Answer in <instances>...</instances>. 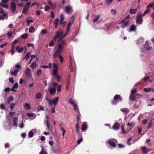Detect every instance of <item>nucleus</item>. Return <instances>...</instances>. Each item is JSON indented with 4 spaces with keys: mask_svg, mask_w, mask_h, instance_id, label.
Masks as SVG:
<instances>
[{
    "mask_svg": "<svg viewBox=\"0 0 154 154\" xmlns=\"http://www.w3.org/2000/svg\"><path fill=\"white\" fill-rule=\"evenodd\" d=\"M154 6V5L153 3H151L147 6V7L148 8H151Z\"/></svg>",
    "mask_w": 154,
    "mask_h": 154,
    "instance_id": "774afa93",
    "label": "nucleus"
},
{
    "mask_svg": "<svg viewBox=\"0 0 154 154\" xmlns=\"http://www.w3.org/2000/svg\"><path fill=\"white\" fill-rule=\"evenodd\" d=\"M0 108L2 110H5L6 109V108L5 105L4 104H1L0 105Z\"/></svg>",
    "mask_w": 154,
    "mask_h": 154,
    "instance_id": "a19ab883",
    "label": "nucleus"
},
{
    "mask_svg": "<svg viewBox=\"0 0 154 154\" xmlns=\"http://www.w3.org/2000/svg\"><path fill=\"white\" fill-rule=\"evenodd\" d=\"M41 147H42V150L40 152L39 154H48V153L46 151H44V147L42 146H41Z\"/></svg>",
    "mask_w": 154,
    "mask_h": 154,
    "instance_id": "4be33fe9",
    "label": "nucleus"
},
{
    "mask_svg": "<svg viewBox=\"0 0 154 154\" xmlns=\"http://www.w3.org/2000/svg\"><path fill=\"white\" fill-rule=\"evenodd\" d=\"M13 100V97L12 96H10L7 99V103L8 104H9Z\"/></svg>",
    "mask_w": 154,
    "mask_h": 154,
    "instance_id": "2f4dec72",
    "label": "nucleus"
},
{
    "mask_svg": "<svg viewBox=\"0 0 154 154\" xmlns=\"http://www.w3.org/2000/svg\"><path fill=\"white\" fill-rule=\"evenodd\" d=\"M18 72H19V70L16 69L13 71L11 72V75H12L14 76H15L17 75V74Z\"/></svg>",
    "mask_w": 154,
    "mask_h": 154,
    "instance_id": "473e14b6",
    "label": "nucleus"
},
{
    "mask_svg": "<svg viewBox=\"0 0 154 154\" xmlns=\"http://www.w3.org/2000/svg\"><path fill=\"white\" fill-rule=\"evenodd\" d=\"M56 92V89L54 88H51L50 90V93L51 94H55Z\"/></svg>",
    "mask_w": 154,
    "mask_h": 154,
    "instance_id": "a878e982",
    "label": "nucleus"
},
{
    "mask_svg": "<svg viewBox=\"0 0 154 154\" xmlns=\"http://www.w3.org/2000/svg\"><path fill=\"white\" fill-rule=\"evenodd\" d=\"M25 74L28 77H32L31 70L28 67L26 68Z\"/></svg>",
    "mask_w": 154,
    "mask_h": 154,
    "instance_id": "6e6552de",
    "label": "nucleus"
},
{
    "mask_svg": "<svg viewBox=\"0 0 154 154\" xmlns=\"http://www.w3.org/2000/svg\"><path fill=\"white\" fill-rule=\"evenodd\" d=\"M35 31V28L34 27L32 26L30 27L29 29V31L30 32L33 33Z\"/></svg>",
    "mask_w": 154,
    "mask_h": 154,
    "instance_id": "ea45409f",
    "label": "nucleus"
},
{
    "mask_svg": "<svg viewBox=\"0 0 154 154\" xmlns=\"http://www.w3.org/2000/svg\"><path fill=\"white\" fill-rule=\"evenodd\" d=\"M124 128H125V125H122V128H121V130L122 131V133L125 134L126 133V132L124 131Z\"/></svg>",
    "mask_w": 154,
    "mask_h": 154,
    "instance_id": "09e8293b",
    "label": "nucleus"
},
{
    "mask_svg": "<svg viewBox=\"0 0 154 154\" xmlns=\"http://www.w3.org/2000/svg\"><path fill=\"white\" fill-rule=\"evenodd\" d=\"M120 110L123 113L126 114L128 113L129 112V110L126 108H122L120 109Z\"/></svg>",
    "mask_w": 154,
    "mask_h": 154,
    "instance_id": "aec40b11",
    "label": "nucleus"
},
{
    "mask_svg": "<svg viewBox=\"0 0 154 154\" xmlns=\"http://www.w3.org/2000/svg\"><path fill=\"white\" fill-rule=\"evenodd\" d=\"M72 105L73 106L74 110L75 111H77L78 112H79V110L76 105L75 103Z\"/></svg>",
    "mask_w": 154,
    "mask_h": 154,
    "instance_id": "79ce46f5",
    "label": "nucleus"
},
{
    "mask_svg": "<svg viewBox=\"0 0 154 154\" xmlns=\"http://www.w3.org/2000/svg\"><path fill=\"white\" fill-rule=\"evenodd\" d=\"M141 148L142 152L144 154L152 150V148H147L145 146H142Z\"/></svg>",
    "mask_w": 154,
    "mask_h": 154,
    "instance_id": "20e7f679",
    "label": "nucleus"
},
{
    "mask_svg": "<svg viewBox=\"0 0 154 154\" xmlns=\"http://www.w3.org/2000/svg\"><path fill=\"white\" fill-rule=\"evenodd\" d=\"M61 130L62 131L63 134L62 135L63 137L64 136V134L66 133V131L65 129H64L63 127H61L60 128Z\"/></svg>",
    "mask_w": 154,
    "mask_h": 154,
    "instance_id": "13d9d810",
    "label": "nucleus"
},
{
    "mask_svg": "<svg viewBox=\"0 0 154 154\" xmlns=\"http://www.w3.org/2000/svg\"><path fill=\"white\" fill-rule=\"evenodd\" d=\"M23 49L24 48L23 47H21L20 48H18V47H17L16 48V50L19 53L21 52L23 50Z\"/></svg>",
    "mask_w": 154,
    "mask_h": 154,
    "instance_id": "58836bf2",
    "label": "nucleus"
},
{
    "mask_svg": "<svg viewBox=\"0 0 154 154\" xmlns=\"http://www.w3.org/2000/svg\"><path fill=\"white\" fill-rule=\"evenodd\" d=\"M58 57L59 58L60 62L61 63H63V57H62V56L59 55L58 56Z\"/></svg>",
    "mask_w": 154,
    "mask_h": 154,
    "instance_id": "603ef678",
    "label": "nucleus"
},
{
    "mask_svg": "<svg viewBox=\"0 0 154 154\" xmlns=\"http://www.w3.org/2000/svg\"><path fill=\"white\" fill-rule=\"evenodd\" d=\"M42 97V94L40 93H37L35 96V98L36 99H40Z\"/></svg>",
    "mask_w": 154,
    "mask_h": 154,
    "instance_id": "c9c22d12",
    "label": "nucleus"
},
{
    "mask_svg": "<svg viewBox=\"0 0 154 154\" xmlns=\"http://www.w3.org/2000/svg\"><path fill=\"white\" fill-rule=\"evenodd\" d=\"M126 20L124 18L123 19L121 22L119 23V24H122L123 23H125V22L126 21Z\"/></svg>",
    "mask_w": 154,
    "mask_h": 154,
    "instance_id": "0e129e2a",
    "label": "nucleus"
},
{
    "mask_svg": "<svg viewBox=\"0 0 154 154\" xmlns=\"http://www.w3.org/2000/svg\"><path fill=\"white\" fill-rule=\"evenodd\" d=\"M58 68L57 65L55 63L53 64V73L54 75H56L57 73Z\"/></svg>",
    "mask_w": 154,
    "mask_h": 154,
    "instance_id": "0eeeda50",
    "label": "nucleus"
},
{
    "mask_svg": "<svg viewBox=\"0 0 154 154\" xmlns=\"http://www.w3.org/2000/svg\"><path fill=\"white\" fill-rule=\"evenodd\" d=\"M61 89V85H59L57 88V91L58 92H60Z\"/></svg>",
    "mask_w": 154,
    "mask_h": 154,
    "instance_id": "4d7b16f0",
    "label": "nucleus"
},
{
    "mask_svg": "<svg viewBox=\"0 0 154 154\" xmlns=\"http://www.w3.org/2000/svg\"><path fill=\"white\" fill-rule=\"evenodd\" d=\"M137 11L136 8L131 9L129 10L130 13L131 14H135Z\"/></svg>",
    "mask_w": 154,
    "mask_h": 154,
    "instance_id": "5701e85b",
    "label": "nucleus"
},
{
    "mask_svg": "<svg viewBox=\"0 0 154 154\" xmlns=\"http://www.w3.org/2000/svg\"><path fill=\"white\" fill-rule=\"evenodd\" d=\"M69 103H70V104H71L72 105L75 104V103H74L72 99V98L70 99L69 100Z\"/></svg>",
    "mask_w": 154,
    "mask_h": 154,
    "instance_id": "6e6d98bb",
    "label": "nucleus"
},
{
    "mask_svg": "<svg viewBox=\"0 0 154 154\" xmlns=\"http://www.w3.org/2000/svg\"><path fill=\"white\" fill-rule=\"evenodd\" d=\"M113 0H106V3L107 5H109L113 2Z\"/></svg>",
    "mask_w": 154,
    "mask_h": 154,
    "instance_id": "3c124183",
    "label": "nucleus"
},
{
    "mask_svg": "<svg viewBox=\"0 0 154 154\" xmlns=\"http://www.w3.org/2000/svg\"><path fill=\"white\" fill-rule=\"evenodd\" d=\"M10 89L9 87H7L5 89V91L6 92H8L10 91Z\"/></svg>",
    "mask_w": 154,
    "mask_h": 154,
    "instance_id": "338daca9",
    "label": "nucleus"
},
{
    "mask_svg": "<svg viewBox=\"0 0 154 154\" xmlns=\"http://www.w3.org/2000/svg\"><path fill=\"white\" fill-rule=\"evenodd\" d=\"M64 16L63 14H62L60 16V24H61L63 22V21L64 20Z\"/></svg>",
    "mask_w": 154,
    "mask_h": 154,
    "instance_id": "c756f323",
    "label": "nucleus"
},
{
    "mask_svg": "<svg viewBox=\"0 0 154 154\" xmlns=\"http://www.w3.org/2000/svg\"><path fill=\"white\" fill-rule=\"evenodd\" d=\"M18 86V83L16 82L13 85V87L14 88H17Z\"/></svg>",
    "mask_w": 154,
    "mask_h": 154,
    "instance_id": "680f3d73",
    "label": "nucleus"
},
{
    "mask_svg": "<svg viewBox=\"0 0 154 154\" xmlns=\"http://www.w3.org/2000/svg\"><path fill=\"white\" fill-rule=\"evenodd\" d=\"M100 16L99 15H97L95 18L93 19L92 20V22L94 23L96 22L100 18Z\"/></svg>",
    "mask_w": 154,
    "mask_h": 154,
    "instance_id": "72a5a7b5",
    "label": "nucleus"
},
{
    "mask_svg": "<svg viewBox=\"0 0 154 154\" xmlns=\"http://www.w3.org/2000/svg\"><path fill=\"white\" fill-rule=\"evenodd\" d=\"M137 91V90L136 89H134V90H132L131 91V94H132V95H133L135 94L136 92Z\"/></svg>",
    "mask_w": 154,
    "mask_h": 154,
    "instance_id": "bf43d9fd",
    "label": "nucleus"
},
{
    "mask_svg": "<svg viewBox=\"0 0 154 154\" xmlns=\"http://www.w3.org/2000/svg\"><path fill=\"white\" fill-rule=\"evenodd\" d=\"M24 107L28 109H30L29 104L28 103H25L24 105Z\"/></svg>",
    "mask_w": 154,
    "mask_h": 154,
    "instance_id": "4c0bfd02",
    "label": "nucleus"
},
{
    "mask_svg": "<svg viewBox=\"0 0 154 154\" xmlns=\"http://www.w3.org/2000/svg\"><path fill=\"white\" fill-rule=\"evenodd\" d=\"M76 128V132L77 133H78L79 129V124L78 122H76L75 126Z\"/></svg>",
    "mask_w": 154,
    "mask_h": 154,
    "instance_id": "7c9ffc66",
    "label": "nucleus"
},
{
    "mask_svg": "<svg viewBox=\"0 0 154 154\" xmlns=\"http://www.w3.org/2000/svg\"><path fill=\"white\" fill-rule=\"evenodd\" d=\"M113 100L118 102L122 101V98L120 95L116 94L114 96Z\"/></svg>",
    "mask_w": 154,
    "mask_h": 154,
    "instance_id": "1a4fd4ad",
    "label": "nucleus"
},
{
    "mask_svg": "<svg viewBox=\"0 0 154 154\" xmlns=\"http://www.w3.org/2000/svg\"><path fill=\"white\" fill-rule=\"evenodd\" d=\"M69 63L70 64L69 67L71 72H74L75 71V64L74 61H73L71 57L69 58Z\"/></svg>",
    "mask_w": 154,
    "mask_h": 154,
    "instance_id": "f257e3e1",
    "label": "nucleus"
},
{
    "mask_svg": "<svg viewBox=\"0 0 154 154\" xmlns=\"http://www.w3.org/2000/svg\"><path fill=\"white\" fill-rule=\"evenodd\" d=\"M37 64L35 62H32L30 65V67L32 69H34L37 66Z\"/></svg>",
    "mask_w": 154,
    "mask_h": 154,
    "instance_id": "bb28decb",
    "label": "nucleus"
},
{
    "mask_svg": "<svg viewBox=\"0 0 154 154\" xmlns=\"http://www.w3.org/2000/svg\"><path fill=\"white\" fill-rule=\"evenodd\" d=\"M63 32L61 30L59 31L58 32H57L56 35L57 37H58L61 38V40L63 38L62 37L63 36L62 35Z\"/></svg>",
    "mask_w": 154,
    "mask_h": 154,
    "instance_id": "2eb2a0df",
    "label": "nucleus"
},
{
    "mask_svg": "<svg viewBox=\"0 0 154 154\" xmlns=\"http://www.w3.org/2000/svg\"><path fill=\"white\" fill-rule=\"evenodd\" d=\"M116 140H111L109 141L108 143L109 144L110 146L113 147H115L116 146Z\"/></svg>",
    "mask_w": 154,
    "mask_h": 154,
    "instance_id": "9b49d317",
    "label": "nucleus"
},
{
    "mask_svg": "<svg viewBox=\"0 0 154 154\" xmlns=\"http://www.w3.org/2000/svg\"><path fill=\"white\" fill-rule=\"evenodd\" d=\"M42 70L41 69H39L37 71L36 74L38 76H40L41 75Z\"/></svg>",
    "mask_w": 154,
    "mask_h": 154,
    "instance_id": "c03bdc74",
    "label": "nucleus"
},
{
    "mask_svg": "<svg viewBox=\"0 0 154 154\" xmlns=\"http://www.w3.org/2000/svg\"><path fill=\"white\" fill-rule=\"evenodd\" d=\"M72 10V8L70 6H68L66 7L65 11L66 13L69 14L70 12Z\"/></svg>",
    "mask_w": 154,
    "mask_h": 154,
    "instance_id": "dca6fc26",
    "label": "nucleus"
},
{
    "mask_svg": "<svg viewBox=\"0 0 154 154\" xmlns=\"http://www.w3.org/2000/svg\"><path fill=\"white\" fill-rule=\"evenodd\" d=\"M66 83V89L67 90H68L69 89V85H70V80L69 79L67 80Z\"/></svg>",
    "mask_w": 154,
    "mask_h": 154,
    "instance_id": "393cba45",
    "label": "nucleus"
},
{
    "mask_svg": "<svg viewBox=\"0 0 154 154\" xmlns=\"http://www.w3.org/2000/svg\"><path fill=\"white\" fill-rule=\"evenodd\" d=\"M14 33H15V29H14L13 31L12 32L11 31H10L8 32L7 33V35L9 36V38H10L11 37V36Z\"/></svg>",
    "mask_w": 154,
    "mask_h": 154,
    "instance_id": "c85d7f7f",
    "label": "nucleus"
},
{
    "mask_svg": "<svg viewBox=\"0 0 154 154\" xmlns=\"http://www.w3.org/2000/svg\"><path fill=\"white\" fill-rule=\"evenodd\" d=\"M18 119V118L17 117L14 118L13 119V125L16 127H17V121Z\"/></svg>",
    "mask_w": 154,
    "mask_h": 154,
    "instance_id": "412c9836",
    "label": "nucleus"
},
{
    "mask_svg": "<svg viewBox=\"0 0 154 154\" xmlns=\"http://www.w3.org/2000/svg\"><path fill=\"white\" fill-rule=\"evenodd\" d=\"M120 125L118 122L115 123L112 127V128L115 130L117 131L119 130Z\"/></svg>",
    "mask_w": 154,
    "mask_h": 154,
    "instance_id": "9d476101",
    "label": "nucleus"
},
{
    "mask_svg": "<svg viewBox=\"0 0 154 154\" xmlns=\"http://www.w3.org/2000/svg\"><path fill=\"white\" fill-rule=\"evenodd\" d=\"M144 91L146 92H150L151 90V89L150 88H144L143 89Z\"/></svg>",
    "mask_w": 154,
    "mask_h": 154,
    "instance_id": "864d4df0",
    "label": "nucleus"
},
{
    "mask_svg": "<svg viewBox=\"0 0 154 154\" xmlns=\"http://www.w3.org/2000/svg\"><path fill=\"white\" fill-rule=\"evenodd\" d=\"M136 97L134 95L130 94L129 96V99L130 101H134L135 100Z\"/></svg>",
    "mask_w": 154,
    "mask_h": 154,
    "instance_id": "cd10ccee",
    "label": "nucleus"
},
{
    "mask_svg": "<svg viewBox=\"0 0 154 154\" xmlns=\"http://www.w3.org/2000/svg\"><path fill=\"white\" fill-rule=\"evenodd\" d=\"M15 105V104H14L13 103H11L10 108L11 109V110H12L13 109Z\"/></svg>",
    "mask_w": 154,
    "mask_h": 154,
    "instance_id": "49530a36",
    "label": "nucleus"
},
{
    "mask_svg": "<svg viewBox=\"0 0 154 154\" xmlns=\"http://www.w3.org/2000/svg\"><path fill=\"white\" fill-rule=\"evenodd\" d=\"M143 21L141 13L139 12L138 13L136 16V22L139 25L142 24Z\"/></svg>",
    "mask_w": 154,
    "mask_h": 154,
    "instance_id": "f03ea898",
    "label": "nucleus"
},
{
    "mask_svg": "<svg viewBox=\"0 0 154 154\" xmlns=\"http://www.w3.org/2000/svg\"><path fill=\"white\" fill-rule=\"evenodd\" d=\"M30 54V52H28L26 54L25 56L23 58V59L27 60L29 58V55Z\"/></svg>",
    "mask_w": 154,
    "mask_h": 154,
    "instance_id": "f704fd0d",
    "label": "nucleus"
},
{
    "mask_svg": "<svg viewBox=\"0 0 154 154\" xmlns=\"http://www.w3.org/2000/svg\"><path fill=\"white\" fill-rule=\"evenodd\" d=\"M65 44V40H63L61 43L59 44L58 45V48L63 50V47Z\"/></svg>",
    "mask_w": 154,
    "mask_h": 154,
    "instance_id": "4468645a",
    "label": "nucleus"
},
{
    "mask_svg": "<svg viewBox=\"0 0 154 154\" xmlns=\"http://www.w3.org/2000/svg\"><path fill=\"white\" fill-rule=\"evenodd\" d=\"M27 22V25L28 26L29 25V24L30 22L32 23L33 22V20H26Z\"/></svg>",
    "mask_w": 154,
    "mask_h": 154,
    "instance_id": "69168bd1",
    "label": "nucleus"
},
{
    "mask_svg": "<svg viewBox=\"0 0 154 154\" xmlns=\"http://www.w3.org/2000/svg\"><path fill=\"white\" fill-rule=\"evenodd\" d=\"M132 139L131 138H128L127 140V143L128 145V146H130L131 144V143H130V141Z\"/></svg>",
    "mask_w": 154,
    "mask_h": 154,
    "instance_id": "de8ad7c7",
    "label": "nucleus"
},
{
    "mask_svg": "<svg viewBox=\"0 0 154 154\" xmlns=\"http://www.w3.org/2000/svg\"><path fill=\"white\" fill-rule=\"evenodd\" d=\"M15 114V112H9V115L10 117H12Z\"/></svg>",
    "mask_w": 154,
    "mask_h": 154,
    "instance_id": "e2e57ef3",
    "label": "nucleus"
},
{
    "mask_svg": "<svg viewBox=\"0 0 154 154\" xmlns=\"http://www.w3.org/2000/svg\"><path fill=\"white\" fill-rule=\"evenodd\" d=\"M56 78H57V80L58 81H60V77L58 75L57 73L56 75H54Z\"/></svg>",
    "mask_w": 154,
    "mask_h": 154,
    "instance_id": "a18cd8bd",
    "label": "nucleus"
},
{
    "mask_svg": "<svg viewBox=\"0 0 154 154\" xmlns=\"http://www.w3.org/2000/svg\"><path fill=\"white\" fill-rule=\"evenodd\" d=\"M16 3L14 2H12L11 4L10 9L12 13H14L16 10Z\"/></svg>",
    "mask_w": 154,
    "mask_h": 154,
    "instance_id": "39448f33",
    "label": "nucleus"
},
{
    "mask_svg": "<svg viewBox=\"0 0 154 154\" xmlns=\"http://www.w3.org/2000/svg\"><path fill=\"white\" fill-rule=\"evenodd\" d=\"M59 98L58 97H57L55 98V99L53 101L51 100V105L50 106H51L53 104H54V106H56L58 103V102L59 100Z\"/></svg>",
    "mask_w": 154,
    "mask_h": 154,
    "instance_id": "ddd939ff",
    "label": "nucleus"
},
{
    "mask_svg": "<svg viewBox=\"0 0 154 154\" xmlns=\"http://www.w3.org/2000/svg\"><path fill=\"white\" fill-rule=\"evenodd\" d=\"M130 20H128L126 21L125 23L122 24L121 27L122 28H125L129 26V24L130 22Z\"/></svg>",
    "mask_w": 154,
    "mask_h": 154,
    "instance_id": "f8f14e48",
    "label": "nucleus"
},
{
    "mask_svg": "<svg viewBox=\"0 0 154 154\" xmlns=\"http://www.w3.org/2000/svg\"><path fill=\"white\" fill-rule=\"evenodd\" d=\"M34 136L33 133L32 131H30L29 132V137H32Z\"/></svg>",
    "mask_w": 154,
    "mask_h": 154,
    "instance_id": "37998d69",
    "label": "nucleus"
},
{
    "mask_svg": "<svg viewBox=\"0 0 154 154\" xmlns=\"http://www.w3.org/2000/svg\"><path fill=\"white\" fill-rule=\"evenodd\" d=\"M31 5V3L29 2H27L26 5H24L22 11L23 14H26L28 12V9L29 8V6Z\"/></svg>",
    "mask_w": 154,
    "mask_h": 154,
    "instance_id": "7ed1b4c3",
    "label": "nucleus"
},
{
    "mask_svg": "<svg viewBox=\"0 0 154 154\" xmlns=\"http://www.w3.org/2000/svg\"><path fill=\"white\" fill-rule=\"evenodd\" d=\"M62 52L63 50L58 48L53 55L54 57L55 58L58 55H60Z\"/></svg>",
    "mask_w": 154,
    "mask_h": 154,
    "instance_id": "423d86ee",
    "label": "nucleus"
},
{
    "mask_svg": "<svg viewBox=\"0 0 154 154\" xmlns=\"http://www.w3.org/2000/svg\"><path fill=\"white\" fill-rule=\"evenodd\" d=\"M54 42L53 40H52L50 42L49 44V46H54Z\"/></svg>",
    "mask_w": 154,
    "mask_h": 154,
    "instance_id": "052dcab7",
    "label": "nucleus"
},
{
    "mask_svg": "<svg viewBox=\"0 0 154 154\" xmlns=\"http://www.w3.org/2000/svg\"><path fill=\"white\" fill-rule=\"evenodd\" d=\"M59 22V19L58 18H56L54 20L53 23L55 28H56L57 27Z\"/></svg>",
    "mask_w": 154,
    "mask_h": 154,
    "instance_id": "a211bd4d",
    "label": "nucleus"
},
{
    "mask_svg": "<svg viewBox=\"0 0 154 154\" xmlns=\"http://www.w3.org/2000/svg\"><path fill=\"white\" fill-rule=\"evenodd\" d=\"M149 76H145L143 78L142 80H143L145 82H146L147 80L149 79Z\"/></svg>",
    "mask_w": 154,
    "mask_h": 154,
    "instance_id": "5fc2aeb1",
    "label": "nucleus"
},
{
    "mask_svg": "<svg viewBox=\"0 0 154 154\" xmlns=\"http://www.w3.org/2000/svg\"><path fill=\"white\" fill-rule=\"evenodd\" d=\"M127 126L134 127V124L132 122H128L127 125Z\"/></svg>",
    "mask_w": 154,
    "mask_h": 154,
    "instance_id": "8fccbe9b",
    "label": "nucleus"
},
{
    "mask_svg": "<svg viewBox=\"0 0 154 154\" xmlns=\"http://www.w3.org/2000/svg\"><path fill=\"white\" fill-rule=\"evenodd\" d=\"M46 124L47 126V127L48 128V129H50V125L49 124V121H48L49 117H48V116L47 115H46Z\"/></svg>",
    "mask_w": 154,
    "mask_h": 154,
    "instance_id": "6ab92c4d",
    "label": "nucleus"
},
{
    "mask_svg": "<svg viewBox=\"0 0 154 154\" xmlns=\"http://www.w3.org/2000/svg\"><path fill=\"white\" fill-rule=\"evenodd\" d=\"M136 29V27L134 25H131L130 27V31L131 32L134 31Z\"/></svg>",
    "mask_w": 154,
    "mask_h": 154,
    "instance_id": "b1692460",
    "label": "nucleus"
},
{
    "mask_svg": "<svg viewBox=\"0 0 154 154\" xmlns=\"http://www.w3.org/2000/svg\"><path fill=\"white\" fill-rule=\"evenodd\" d=\"M87 128V125L86 122H84L82 125L81 128L82 130L83 131H85Z\"/></svg>",
    "mask_w": 154,
    "mask_h": 154,
    "instance_id": "f3484780",
    "label": "nucleus"
},
{
    "mask_svg": "<svg viewBox=\"0 0 154 154\" xmlns=\"http://www.w3.org/2000/svg\"><path fill=\"white\" fill-rule=\"evenodd\" d=\"M28 34L27 33H25L22 35L21 36V37L23 39H26L28 38Z\"/></svg>",
    "mask_w": 154,
    "mask_h": 154,
    "instance_id": "e433bc0d",
    "label": "nucleus"
}]
</instances>
